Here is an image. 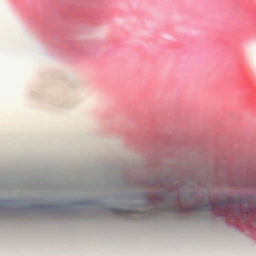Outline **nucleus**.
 <instances>
[{"label": "nucleus", "instance_id": "f257e3e1", "mask_svg": "<svg viewBox=\"0 0 256 256\" xmlns=\"http://www.w3.org/2000/svg\"><path fill=\"white\" fill-rule=\"evenodd\" d=\"M217 205L218 204H212V203H210V206L212 207V208H214L218 206Z\"/></svg>", "mask_w": 256, "mask_h": 256}]
</instances>
